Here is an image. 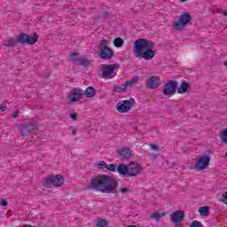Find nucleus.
Wrapping results in <instances>:
<instances>
[{"instance_id": "1", "label": "nucleus", "mask_w": 227, "mask_h": 227, "mask_svg": "<svg viewBox=\"0 0 227 227\" xmlns=\"http://www.w3.org/2000/svg\"><path fill=\"white\" fill-rule=\"evenodd\" d=\"M89 189L98 191L104 194H111L118 189V181L113 176L99 175L90 179Z\"/></svg>"}, {"instance_id": "2", "label": "nucleus", "mask_w": 227, "mask_h": 227, "mask_svg": "<svg viewBox=\"0 0 227 227\" xmlns=\"http://www.w3.org/2000/svg\"><path fill=\"white\" fill-rule=\"evenodd\" d=\"M155 43L150 40L141 38L134 42L133 53L135 58L150 61L155 58Z\"/></svg>"}, {"instance_id": "3", "label": "nucleus", "mask_w": 227, "mask_h": 227, "mask_svg": "<svg viewBox=\"0 0 227 227\" xmlns=\"http://www.w3.org/2000/svg\"><path fill=\"white\" fill-rule=\"evenodd\" d=\"M120 65L118 64H103L100 66V75L103 79H113L116 77Z\"/></svg>"}, {"instance_id": "4", "label": "nucleus", "mask_w": 227, "mask_h": 227, "mask_svg": "<svg viewBox=\"0 0 227 227\" xmlns=\"http://www.w3.org/2000/svg\"><path fill=\"white\" fill-rule=\"evenodd\" d=\"M63 184H65V178H63V176L61 175L48 176L44 178L43 182V187H46L47 189H52V187H61Z\"/></svg>"}, {"instance_id": "5", "label": "nucleus", "mask_w": 227, "mask_h": 227, "mask_svg": "<svg viewBox=\"0 0 227 227\" xmlns=\"http://www.w3.org/2000/svg\"><path fill=\"white\" fill-rule=\"evenodd\" d=\"M191 20H192V16L188 12H184L179 16V20L173 23V27L176 31H182Z\"/></svg>"}, {"instance_id": "6", "label": "nucleus", "mask_w": 227, "mask_h": 227, "mask_svg": "<svg viewBox=\"0 0 227 227\" xmlns=\"http://www.w3.org/2000/svg\"><path fill=\"white\" fill-rule=\"evenodd\" d=\"M99 51V58H101V59H112L113 56H114V51L107 46V40L106 39L100 42Z\"/></svg>"}, {"instance_id": "7", "label": "nucleus", "mask_w": 227, "mask_h": 227, "mask_svg": "<svg viewBox=\"0 0 227 227\" xmlns=\"http://www.w3.org/2000/svg\"><path fill=\"white\" fill-rule=\"evenodd\" d=\"M135 104L136 100L134 98L119 101L116 105V111L121 114L129 113L134 107Z\"/></svg>"}, {"instance_id": "8", "label": "nucleus", "mask_w": 227, "mask_h": 227, "mask_svg": "<svg viewBox=\"0 0 227 227\" xmlns=\"http://www.w3.org/2000/svg\"><path fill=\"white\" fill-rule=\"evenodd\" d=\"M210 166V157L208 155H201L195 159L194 168L198 171H203Z\"/></svg>"}, {"instance_id": "9", "label": "nucleus", "mask_w": 227, "mask_h": 227, "mask_svg": "<svg viewBox=\"0 0 227 227\" xmlns=\"http://www.w3.org/2000/svg\"><path fill=\"white\" fill-rule=\"evenodd\" d=\"M143 171V167L136 161H130L128 164V176L132 178L134 176H139V174Z\"/></svg>"}, {"instance_id": "10", "label": "nucleus", "mask_w": 227, "mask_h": 227, "mask_svg": "<svg viewBox=\"0 0 227 227\" xmlns=\"http://www.w3.org/2000/svg\"><path fill=\"white\" fill-rule=\"evenodd\" d=\"M184 219H185V213L182 210L175 211L170 215V221L176 224L175 227H184L182 224Z\"/></svg>"}, {"instance_id": "11", "label": "nucleus", "mask_w": 227, "mask_h": 227, "mask_svg": "<svg viewBox=\"0 0 227 227\" xmlns=\"http://www.w3.org/2000/svg\"><path fill=\"white\" fill-rule=\"evenodd\" d=\"M38 42V35H29L27 34H20L18 35L19 43H27V45H35Z\"/></svg>"}, {"instance_id": "12", "label": "nucleus", "mask_w": 227, "mask_h": 227, "mask_svg": "<svg viewBox=\"0 0 227 227\" xmlns=\"http://www.w3.org/2000/svg\"><path fill=\"white\" fill-rule=\"evenodd\" d=\"M69 102H79L84 98V90L79 88H74L70 90L68 96Z\"/></svg>"}, {"instance_id": "13", "label": "nucleus", "mask_w": 227, "mask_h": 227, "mask_svg": "<svg viewBox=\"0 0 227 227\" xmlns=\"http://www.w3.org/2000/svg\"><path fill=\"white\" fill-rule=\"evenodd\" d=\"M176 86L177 83L175 81H169L164 86L162 90L163 95L170 97L171 95H175L176 93Z\"/></svg>"}, {"instance_id": "14", "label": "nucleus", "mask_w": 227, "mask_h": 227, "mask_svg": "<svg viewBox=\"0 0 227 227\" xmlns=\"http://www.w3.org/2000/svg\"><path fill=\"white\" fill-rule=\"evenodd\" d=\"M35 129H36V123L32 121L28 124L21 125L20 128V130L21 136H29L31 132H35Z\"/></svg>"}, {"instance_id": "15", "label": "nucleus", "mask_w": 227, "mask_h": 227, "mask_svg": "<svg viewBox=\"0 0 227 227\" xmlns=\"http://www.w3.org/2000/svg\"><path fill=\"white\" fill-rule=\"evenodd\" d=\"M117 156L121 160H129L132 157V151L129 148L123 147L117 151Z\"/></svg>"}, {"instance_id": "16", "label": "nucleus", "mask_w": 227, "mask_h": 227, "mask_svg": "<svg viewBox=\"0 0 227 227\" xmlns=\"http://www.w3.org/2000/svg\"><path fill=\"white\" fill-rule=\"evenodd\" d=\"M160 86V78L159 76H151L146 81V87L150 90H157Z\"/></svg>"}, {"instance_id": "17", "label": "nucleus", "mask_w": 227, "mask_h": 227, "mask_svg": "<svg viewBox=\"0 0 227 227\" xmlns=\"http://www.w3.org/2000/svg\"><path fill=\"white\" fill-rule=\"evenodd\" d=\"M117 173L122 175L123 176H129V165L121 163L117 166Z\"/></svg>"}, {"instance_id": "18", "label": "nucleus", "mask_w": 227, "mask_h": 227, "mask_svg": "<svg viewBox=\"0 0 227 227\" xmlns=\"http://www.w3.org/2000/svg\"><path fill=\"white\" fill-rule=\"evenodd\" d=\"M17 43H19V36H17L16 39L13 37H6L4 41L5 47H14Z\"/></svg>"}, {"instance_id": "19", "label": "nucleus", "mask_w": 227, "mask_h": 227, "mask_svg": "<svg viewBox=\"0 0 227 227\" xmlns=\"http://www.w3.org/2000/svg\"><path fill=\"white\" fill-rule=\"evenodd\" d=\"M189 90H191V84H189L187 82H183L180 87L177 89V93H179V95H184V93H187Z\"/></svg>"}, {"instance_id": "20", "label": "nucleus", "mask_w": 227, "mask_h": 227, "mask_svg": "<svg viewBox=\"0 0 227 227\" xmlns=\"http://www.w3.org/2000/svg\"><path fill=\"white\" fill-rule=\"evenodd\" d=\"M83 95H85L86 98H93V97L97 95V90L93 87H88L85 91H83Z\"/></svg>"}, {"instance_id": "21", "label": "nucleus", "mask_w": 227, "mask_h": 227, "mask_svg": "<svg viewBox=\"0 0 227 227\" xmlns=\"http://www.w3.org/2000/svg\"><path fill=\"white\" fill-rule=\"evenodd\" d=\"M76 65H81L82 67H90V60L85 57H81L77 59Z\"/></svg>"}, {"instance_id": "22", "label": "nucleus", "mask_w": 227, "mask_h": 227, "mask_svg": "<svg viewBox=\"0 0 227 227\" xmlns=\"http://www.w3.org/2000/svg\"><path fill=\"white\" fill-rule=\"evenodd\" d=\"M139 82V76H134L131 80L127 81L126 87L127 88H132L133 84H137Z\"/></svg>"}, {"instance_id": "23", "label": "nucleus", "mask_w": 227, "mask_h": 227, "mask_svg": "<svg viewBox=\"0 0 227 227\" xmlns=\"http://www.w3.org/2000/svg\"><path fill=\"white\" fill-rule=\"evenodd\" d=\"M97 227H107L109 226V222L106 219L98 218L96 223Z\"/></svg>"}, {"instance_id": "24", "label": "nucleus", "mask_w": 227, "mask_h": 227, "mask_svg": "<svg viewBox=\"0 0 227 227\" xmlns=\"http://www.w3.org/2000/svg\"><path fill=\"white\" fill-rule=\"evenodd\" d=\"M164 215H166V213H159V212H153L152 215H151V219H155V221L157 223H159V221H160V217H164Z\"/></svg>"}, {"instance_id": "25", "label": "nucleus", "mask_w": 227, "mask_h": 227, "mask_svg": "<svg viewBox=\"0 0 227 227\" xmlns=\"http://www.w3.org/2000/svg\"><path fill=\"white\" fill-rule=\"evenodd\" d=\"M220 137L222 143L227 145V128L220 131Z\"/></svg>"}, {"instance_id": "26", "label": "nucleus", "mask_w": 227, "mask_h": 227, "mask_svg": "<svg viewBox=\"0 0 227 227\" xmlns=\"http://www.w3.org/2000/svg\"><path fill=\"white\" fill-rule=\"evenodd\" d=\"M123 43H125V42L123 41V39L121 37H116L114 40V45L115 47H123Z\"/></svg>"}, {"instance_id": "27", "label": "nucleus", "mask_w": 227, "mask_h": 227, "mask_svg": "<svg viewBox=\"0 0 227 227\" xmlns=\"http://www.w3.org/2000/svg\"><path fill=\"white\" fill-rule=\"evenodd\" d=\"M200 215L207 216L209 215L208 207H201L199 209Z\"/></svg>"}, {"instance_id": "28", "label": "nucleus", "mask_w": 227, "mask_h": 227, "mask_svg": "<svg viewBox=\"0 0 227 227\" xmlns=\"http://www.w3.org/2000/svg\"><path fill=\"white\" fill-rule=\"evenodd\" d=\"M106 169L108 171H112L113 173H116V171H117L116 165H114L113 163L106 164Z\"/></svg>"}, {"instance_id": "29", "label": "nucleus", "mask_w": 227, "mask_h": 227, "mask_svg": "<svg viewBox=\"0 0 227 227\" xmlns=\"http://www.w3.org/2000/svg\"><path fill=\"white\" fill-rule=\"evenodd\" d=\"M70 58H71V61H73V63L77 64V60L79 59V53L74 52L70 55Z\"/></svg>"}, {"instance_id": "30", "label": "nucleus", "mask_w": 227, "mask_h": 227, "mask_svg": "<svg viewBox=\"0 0 227 227\" xmlns=\"http://www.w3.org/2000/svg\"><path fill=\"white\" fill-rule=\"evenodd\" d=\"M96 168H98V169H106L107 168V163H106L105 161H99L97 165Z\"/></svg>"}, {"instance_id": "31", "label": "nucleus", "mask_w": 227, "mask_h": 227, "mask_svg": "<svg viewBox=\"0 0 227 227\" xmlns=\"http://www.w3.org/2000/svg\"><path fill=\"white\" fill-rule=\"evenodd\" d=\"M190 227H203V224L201 223V222L198 221V220H194L191 224Z\"/></svg>"}, {"instance_id": "32", "label": "nucleus", "mask_w": 227, "mask_h": 227, "mask_svg": "<svg viewBox=\"0 0 227 227\" xmlns=\"http://www.w3.org/2000/svg\"><path fill=\"white\" fill-rule=\"evenodd\" d=\"M1 207H8V201L4 199L0 200Z\"/></svg>"}, {"instance_id": "33", "label": "nucleus", "mask_w": 227, "mask_h": 227, "mask_svg": "<svg viewBox=\"0 0 227 227\" xmlns=\"http://www.w3.org/2000/svg\"><path fill=\"white\" fill-rule=\"evenodd\" d=\"M151 150H154L155 152H159V145H155V144H151Z\"/></svg>"}, {"instance_id": "34", "label": "nucleus", "mask_w": 227, "mask_h": 227, "mask_svg": "<svg viewBox=\"0 0 227 227\" xmlns=\"http://www.w3.org/2000/svg\"><path fill=\"white\" fill-rule=\"evenodd\" d=\"M222 201H223V203H224L225 205H227V192H225L223 194Z\"/></svg>"}, {"instance_id": "35", "label": "nucleus", "mask_w": 227, "mask_h": 227, "mask_svg": "<svg viewBox=\"0 0 227 227\" xmlns=\"http://www.w3.org/2000/svg\"><path fill=\"white\" fill-rule=\"evenodd\" d=\"M119 191H121L122 194H127V192H129V188H119Z\"/></svg>"}, {"instance_id": "36", "label": "nucleus", "mask_w": 227, "mask_h": 227, "mask_svg": "<svg viewBox=\"0 0 227 227\" xmlns=\"http://www.w3.org/2000/svg\"><path fill=\"white\" fill-rule=\"evenodd\" d=\"M121 91H127V83H125V84H121Z\"/></svg>"}, {"instance_id": "37", "label": "nucleus", "mask_w": 227, "mask_h": 227, "mask_svg": "<svg viewBox=\"0 0 227 227\" xmlns=\"http://www.w3.org/2000/svg\"><path fill=\"white\" fill-rule=\"evenodd\" d=\"M114 91H116L117 93H121V87H120V86H115L114 87Z\"/></svg>"}, {"instance_id": "38", "label": "nucleus", "mask_w": 227, "mask_h": 227, "mask_svg": "<svg viewBox=\"0 0 227 227\" xmlns=\"http://www.w3.org/2000/svg\"><path fill=\"white\" fill-rule=\"evenodd\" d=\"M70 118L74 121L77 120V113L70 114Z\"/></svg>"}, {"instance_id": "39", "label": "nucleus", "mask_w": 227, "mask_h": 227, "mask_svg": "<svg viewBox=\"0 0 227 227\" xmlns=\"http://www.w3.org/2000/svg\"><path fill=\"white\" fill-rule=\"evenodd\" d=\"M109 17H111V14H109V12H106L103 13V19H109Z\"/></svg>"}, {"instance_id": "40", "label": "nucleus", "mask_w": 227, "mask_h": 227, "mask_svg": "<svg viewBox=\"0 0 227 227\" xmlns=\"http://www.w3.org/2000/svg\"><path fill=\"white\" fill-rule=\"evenodd\" d=\"M6 109H8V106L4 105H0V111L4 112Z\"/></svg>"}, {"instance_id": "41", "label": "nucleus", "mask_w": 227, "mask_h": 227, "mask_svg": "<svg viewBox=\"0 0 227 227\" xmlns=\"http://www.w3.org/2000/svg\"><path fill=\"white\" fill-rule=\"evenodd\" d=\"M12 118H19V111L12 114Z\"/></svg>"}, {"instance_id": "42", "label": "nucleus", "mask_w": 227, "mask_h": 227, "mask_svg": "<svg viewBox=\"0 0 227 227\" xmlns=\"http://www.w3.org/2000/svg\"><path fill=\"white\" fill-rule=\"evenodd\" d=\"M72 134H73V136H75V134H77V130L76 129H73L72 130Z\"/></svg>"}, {"instance_id": "43", "label": "nucleus", "mask_w": 227, "mask_h": 227, "mask_svg": "<svg viewBox=\"0 0 227 227\" xmlns=\"http://www.w3.org/2000/svg\"><path fill=\"white\" fill-rule=\"evenodd\" d=\"M223 14L224 17H226V15H227V11H223Z\"/></svg>"}, {"instance_id": "44", "label": "nucleus", "mask_w": 227, "mask_h": 227, "mask_svg": "<svg viewBox=\"0 0 227 227\" xmlns=\"http://www.w3.org/2000/svg\"><path fill=\"white\" fill-rule=\"evenodd\" d=\"M126 227H137V226H136V225H128Z\"/></svg>"}, {"instance_id": "45", "label": "nucleus", "mask_w": 227, "mask_h": 227, "mask_svg": "<svg viewBox=\"0 0 227 227\" xmlns=\"http://www.w3.org/2000/svg\"><path fill=\"white\" fill-rule=\"evenodd\" d=\"M185 1H188V0H180L181 3H185Z\"/></svg>"}, {"instance_id": "46", "label": "nucleus", "mask_w": 227, "mask_h": 227, "mask_svg": "<svg viewBox=\"0 0 227 227\" xmlns=\"http://www.w3.org/2000/svg\"><path fill=\"white\" fill-rule=\"evenodd\" d=\"M218 12H219L213 10V13H218Z\"/></svg>"}, {"instance_id": "47", "label": "nucleus", "mask_w": 227, "mask_h": 227, "mask_svg": "<svg viewBox=\"0 0 227 227\" xmlns=\"http://www.w3.org/2000/svg\"><path fill=\"white\" fill-rule=\"evenodd\" d=\"M225 157H227V153H225Z\"/></svg>"}]
</instances>
